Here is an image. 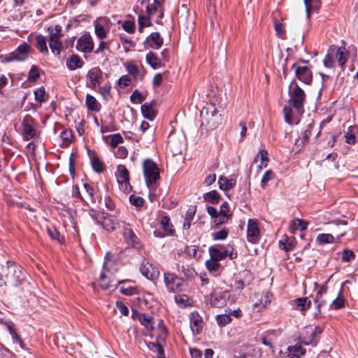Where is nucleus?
Masks as SVG:
<instances>
[{"mask_svg":"<svg viewBox=\"0 0 358 358\" xmlns=\"http://www.w3.org/2000/svg\"><path fill=\"white\" fill-rule=\"evenodd\" d=\"M26 280V271L24 268L13 261L6 262L1 266L0 281L3 285L17 287Z\"/></svg>","mask_w":358,"mask_h":358,"instance_id":"nucleus-1","label":"nucleus"},{"mask_svg":"<svg viewBox=\"0 0 358 358\" xmlns=\"http://www.w3.org/2000/svg\"><path fill=\"white\" fill-rule=\"evenodd\" d=\"M348 55V52L344 47L331 45L327 50V53L324 59H323V64L327 68H334L335 66L334 59H336L338 65L341 66L342 70H344Z\"/></svg>","mask_w":358,"mask_h":358,"instance_id":"nucleus-2","label":"nucleus"},{"mask_svg":"<svg viewBox=\"0 0 358 358\" xmlns=\"http://www.w3.org/2000/svg\"><path fill=\"white\" fill-rule=\"evenodd\" d=\"M289 103L299 113L303 112V104L306 100V93L293 80L289 85Z\"/></svg>","mask_w":358,"mask_h":358,"instance_id":"nucleus-3","label":"nucleus"},{"mask_svg":"<svg viewBox=\"0 0 358 358\" xmlns=\"http://www.w3.org/2000/svg\"><path fill=\"white\" fill-rule=\"evenodd\" d=\"M90 215L97 224L101 225L108 232L113 231L120 225L115 216L103 211L92 210Z\"/></svg>","mask_w":358,"mask_h":358,"instance_id":"nucleus-4","label":"nucleus"},{"mask_svg":"<svg viewBox=\"0 0 358 358\" xmlns=\"http://www.w3.org/2000/svg\"><path fill=\"white\" fill-rule=\"evenodd\" d=\"M143 170L146 185L151 188L160 178L159 169L152 159H146L143 163Z\"/></svg>","mask_w":358,"mask_h":358,"instance_id":"nucleus-5","label":"nucleus"},{"mask_svg":"<svg viewBox=\"0 0 358 358\" xmlns=\"http://www.w3.org/2000/svg\"><path fill=\"white\" fill-rule=\"evenodd\" d=\"M201 116L202 124H206L209 129H215L221 123V115L213 105L203 108L201 112Z\"/></svg>","mask_w":358,"mask_h":358,"instance_id":"nucleus-6","label":"nucleus"},{"mask_svg":"<svg viewBox=\"0 0 358 358\" xmlns=\"http://www.w3.org/2000/svg\"><path fill=\"white\" fill-rule=\"evenodd\" d=\"M164 280L166 287L170 292H177L184 290L185 284L182 277L177 276L173 273H165Z\"/></svg>","mask_w":358,"mask_h":358,"instance_id":"nucleus-7","label":"nucleus"},{"mask_svg":"<svg viewBox=\"0 0 358 358\" xmlns=\"http://www.w3.org/2000/svg\"><path fill=\"white\" fill-rule=\"evenodd\" d=\"M36 124V122L30 115L24 116L22 122V135L24 140L29 141L37 136Z\"/></svg>","mask_w":358,"mask_h":358,"instance_id":"nucleus-8","label":"nucleus"},{"mask_svg":"<svg viewBox=\"0 0 358 358\" xmlns=\"http://www.w3.org/2000/svg\"><path fill=\"white\" fill-rule=\"evenodd\" d=\"M208 252L210 259H215V261H220L227 256H228L230 259H233L237 256L236 253L233 252V250L229 251L228 248H225L222 245H211L208 248Z\"/></svg>","mask_w":358,"mask_h":358,"instance_id":"nucleus-9","label":"nucleus"},{"mask_svg":"<svg viewBox=\"0 0 358 358\" xmlns=\"http://www.w3.org/2000/svg\"><path fill=\"white\" fill-rule=\"evenodd\" d=\"M166 334V329L163 327L162 333L156 338V342H149L147 344L150 350L157 353V358H166L163 343H165Z\"/></svg>","mask_w":358,"mask_h":358,"instance_id":"nucleus-10","label":"nucleus"},{"mask_svg":"<svg viewBox=\"0 0 358 358\" xmlns=\"http://www.w3.org/2000/svg\"><path fill=\"white\" fill-rule=\"evenodd\" d=\"M292 69L294 70L295 76L300 81L307 85H310L312 83L313 73L308 66H300L298 64L294 63L292 66Z\"/></svg>","mask_w":358,"mask_h":358,"instance_id":"nucleus-11","label":"nucleus"},{"mask_svg":"<svg viewBox=\"0 0 358 358\" xmlns=\"http://www.w3.org/2000/svg\"><path fill=\"white\" fill-rule=\"evenodd\" d=\"M76 48L84 53H90L94 50V41L88 32L83 34L77 41Z\"/></svg>","mask_w":358,"mask_h":358,"instance_id":"nucleus-12","label":"nucleus"},{"mask_svg":"<svg viewBox=\"0 0 358 358\" xmlns=\"http://www.w3.org/2000/svg\"><path fill=\"white\" fill-rule=\"evenodd\" d=\"M247 238L250 243H257L260 239L259 228L256 220L249 219L247 227Z\"/></svg>","mask_w":358,"mask_h":358,"instance_id":"nucleus-13","label":"nucleus"},{"mask_svg":"<svg viewBox=\"0 0 358 358\" xmlns=\"http://www.w3.org/2000/svg\"><path fill=\"white\" fill-rule=\"evenodd\" d=\"M102 78V71L99 67L92 68L88 71L87 74L88 80L87 85L92 89H95L100 85Z\"/></svg>","mask_w":358,"mask_h":358,"instance_id":"nucleus-14","label":"nucleus"},{"mask_svg":"<svg viewBox=\"0 0 358 358\" xmlns=\"http://www.w3.org/2000/svg\"><path fill=\"white\" fill-rule=\"evenodd\" d=\"M164 43V39L159 32L151 33L144 41L145 47L159 49Z\"/></svg>","mask_w":358,"mask_h":358,"instance_id":"nucleus-15","label":"nucleus"},{"mask_svg":"<svg viewBox=\"0 0 358 358\" xmlns=\"http://www.w3.org/2000/svg\"><path fill=\"white\" fill-rule=\"evenodd\" d=\"M327 291V286L324 285L320 287L319 289L317 292L315 298L314 299V303L316 304L317 307V313H315V317L317 315H320L322 314L321 308L324 305L326 304L327 301L323 299V294H326Z\"/></svg>","mask_w":358,"mask_h":358,"instance_id":"nucleus-16","label":"nucleus"},{"mask_svg":"<svg viewBox=\"0 0 358 358\" xmlns=\"http://www.w3.org/2000/svg\"><path fill=\"white\" fill-rule=\"evenodd\" d=\"M322 329L320 327H315L314 328H309L306 331L307 334H310V338H306L303 337L305 345H312L315 346L319 341L320 335L322 334Z\"/></svg>","mask_w":358,"mask_h":358,"instance_id":"nucleus-17","label":"nucleus"},{"mask_svg":"<svg viewBox=\"0 0 358 358\" xmlns=\"http://www.w3.org/2000/svg\"><path fill=\"white\" fill-rule=\"evenodd\" d=\"M123 236L127 242L131 245L136 249L141 248V243L132 229L124 228L123 231Z\"/></svg>","mask_w":358,"mask_h":358,"instance_id":"nucleus-18","label":"nucleus"},{"mask_svg":"<svg viewBox=\"0 0 358 358\" xmlns=\"http://www.w3.org/2000/svg\"><path fill=\"white\" fill-rule=\"evenodd\" d=\"M117 180L119 182L122 183V185H124V191L128 190V187H131L129 185V173L124 165L117 166Z\"/></svg>","mask_w":358,"mask_h":358,"instance_id":"nucleus-19","label":"nucleus"},{"mask_svg":"<svg viewBox=\"0 0 358 358\" xmlns=\"http://www.w3.org/2000/svg\"><path fill=\"white\" fill-rule=\"evenodd\" d=\"M190 327L194 334H199L202 329V318L197 312L190 314Z\"/></svg>","mask_w":358,"mask_h":358,"instance_id":"nucleus-20","label":"nucleus"},{"mask_svg":"<svg viewBox=\"0 0 358 358\" xmlns=\"http://www.w3.org/2000/svg\"><path fill=\"white\" fill-rule=\"evenodd\" d=\"M140 271L142 275L149 280L155 279L159 274L158 271L148 262H143L140 266Z\"/></svg>","mask_w":358,"mask_h":358,"instance_id":"nucleus-21","label":"nucleus"},{"mask_svg":"<svg viewBox=\"0 0 358 358\" xmlns=\"http://www.w3.org/2000/svg\"><path fill=\"white\" fill-rule=\"evenodd\" d=\"M147 64L153 69H157L164 66V63L159 58L157 54L152 51H150L145 56Z\"/></svg>","mask_w":358,"mask_h":358,"instance_id":"nucleus-22","label":"nucleus"},{"mask_svg":"<svg viewBox=\"0 0 358 358\" xmlns=\"http://www.w3.org/2000/svg\"><path fill=\"white\" fill-rule=\"evenodd\" d=\"M313 126L314 121L312 120V122L307 125L305 131L301 134V136L296 141V145L298 147L303 148L308 142L309 137L311 135Z\"/></svg>","mask_w":358,"mask_h":358,"instance_id":"nucleus-23","label":"nucleus"},{"mask_svg":"<svg viewBox=\"0 0 358 358\" xmlns=\"http://www.w3.org/2000/svg\"><path fill=\"white\" fill-rule=\"evenodd\" d=\"M35 48L42 54L48 55V48L47 46V41L46 38L41 35L37 34L35 36Z\"/></svg>","mask_w":358,"mask_h":358,"instance_id":"nucleus-24","label":"nucleus"},{"mask_svg":"<svg viewBox=\"0 0 358 358\" xmlns=\"http://www.w3.org/2000/svg\"><path fill=\"white\" fill-rule=\"evenodd\" d=\"M143 116L149 120H153L156 116V112L151 103H145L141 107Z\"/></svg>","mask_w":358,"mask_h":358,"instance_id":"nucleus-25","label":"nucleus"},{"mask_svg":"<svg viewBox=\"0 0 358 358\" xmlns=\"http://www.w3.org/2000/svg\"><path fill=\"white\" fill-rule=\"evenodd\" d=\"M5 325L6 326L14 343H17L20 345L22 349H25V345L24 344L21 336L18 334L16 329L14 328L13 324L10 322H5Z\"/></svg>","mask_w":358,"mask_h":358,"instance_id":"nucleus-26","label":"nucleus"},{"mask_svg":"<svg viewBox=\"0 0 358 358\" xmlns=\"http://www.w3.org/2000/svg\"><path fill=\"white\" fill-rule=\"evenodd\" d=\"M84 65V62L77 55H71L66 62V66L69 69L73 71L80 69Z\"/></svg>","mask_w":358,"mask_h":358,"instance_id":"nucleus-27","label":"nucleus"},{"mask_svg":"<svg viewBox=\"0 0 358 358\" xmlns=\"http://www.w3.org/2000/svg\"><path fill=\"white\" fill-rule=\"evenodd\" d=\"M62 27L59 24L55 25L54 27H49L48 29L49 41L52 42H55V41H60V38L62 36Z\"/></svg>","mask_w":358,"mask_h":358,"instance_id":"nucleus-28","label":"nucleus"},{"mask_svg":"<svg viewBox=\"0 0 358 358\" xmlns=\"http://www.w3.org/2000/svg\"><path fill=\"white\" fill-rule=\"evenodd\" d=\"M306 350L300 345L289 346L287 348V357L289 358H299L305 354Z\"/></svg>","mask_w":358,"mask_h":358,"instance_id":"nucleus-29","label":"nucleus"},{"mask_svg":"<svg viewBox=\"0 0 358 358\" xmlns=\"http://www.w3.org/2000/svg\"><path fill=\"white\" fill-rule=\"evenodd\" d=\"M91 164H92V169L96 173H101L104 172L106 169V165L104 164V163L102 161H101L100 159L96 155H94L91 158Z\"/></svg>","mask_w":358,"mask_h":358,"instance_id":"nucleus-30","label":"nucleus"},{"mask_svg":"<svg viewBox=\"0 0 358 358\" xmlns=\"http://www.w3.org/2000/svg\"><path fill=\"white\" fill-rule=\"evenodd\" d=\"M236 182L235 179H227V178L222 176L220 177L218 180L220 188L224 191L229 190L234 187L236 185Z\"/></svg>","mask_w":358,"mask_h":358,"instance_id":"nucleus-31","label":"nucleus"},{"mask_svg":"<svg viewBox=\"0 0 358 358\" xmlns=\"http://www.w3.org/2000/svg\"><path fill=\"white\" fill-rule=\"evenodd\" d=\"M294 304L301 312H304L310 308L311 301L308 297H300L294 300Z\"/></svg>","mask_w":358,"mask_h":358,"instance_id":"nucleus-32","label":"nucleus"},{"mask_svg":"<svg viewBox=\"0 0 358 358\" xmlns=\"http://www.w3.org/2000/svg\"><path fill=\"white\" fill-rule=\"evenodd\" d=\"M252 350V346L243 345L239 351L236 352L235 358H254Z\"/></svg>","mask_w":358,"mask_h":358,"instance_id":"nucleus-33","label":"nucleus"},{"mask_svg":"<svg viewBox=\"0 0 358 358\" xmlns=\"http://www.w3.org/2000/svg\"><path fill=\"white\" fill-rule=\"evenodd\" d=\"M165 0H154L153 2L147 6V13L149 15H154L164 7Z\"/></svg>","mask_w":358,"mask_h":358,"instance_id":"nucleus-34","label":"nucleus"},{"mask_svg":"<svg viewBox=\"0 0 358 358\" xmlns=\"http://www.w3.org/2000/svg\"><path fill=\"white\" fill-rule=\"evenodd\" d=\"M86 106L87 109L91 111H99L101 108L100 104L96 99L91 94H87L86 96Z\"/></svg>","mask_w":358,"mask_h":358,"instance_id":"nucleus-35","label":"nucleus"},{"mask_svg":"<svg viewBox=\"0 0 358 358\" xmlns=\"http://www.w3.org/2000/svg\"><path fill=\"white\" fill-rule=\"evenodd\" d=\"M203 199L206 202L217 204L220 202V195L216 190H212L204 194Z\"/></svg>","mask_w":358,"mask_h":358,"instance_id":"nucleus-36","label":"nucleus"},{"mask_svg":"<svg viewBox=\"0 0 358 358\" xmlns=\"http://www.w3.org/2000/svg\"><path fill=\"white\" fill-rule=\"evenodd\" d=\"M31 50V47L27 43H23L17 47V48L15 50V51L13 52V53H16V55L20 56V57H24L25 59Z\"/></svg>","mask_w":358,"mask_h":358,"instance_id":"nucleus-37","label":"nucleus"},{"mask_svg":"<svg viewBox=\"0 0 358 358\" xmlns=\"http://www.w3.org/2000/svg\"><path fill=\"white\" fill-rule=\"evenodd\" d=\"M36 101L40 103H45L48 101L49 95L46 93L44 87H40L34 92Z\"/></svg>","mask_w":358,"mask_h":358,"instance_id":"nucleus-38","label":"nucleus"},{"mask_svg":"<svg viewBox=\"0 0 358 358\" xmlns=\"http://www.w3.org/2000/svg\"><path fill=\"white\" fill-rule=\"evenodd\" d=\"M139 321L146 329L152 330L153 327V318L148 314H141L139 315Z\"/></svg>","mask_w":358,"mask_h":358,"instance_id":"nucleus-39","label":"nucleus"},{"mask_svg":"<svg viewBox=\"0 0 358 358\" xmlns=\"http://www.w3.org/2000/svg\"><path fill=\"white\" fill-rule=\"evenodd\" d=\"M206 267L210 272L217 273L220 271L221 264L219 261L210 259L206 262Z\"/></svg>","mask_w":358,"mask_h":358,"instance_id":"nucleus-40","label":"nucleus"},{"mask_svg":"<svg viewBox=\"0 0 358 358\" xmlns=\"http://www.w3.org/2000/svg\"><path fill=\"white\" fill-rule=\"evenodd\" d=\"M161 225L166 234H172L173 232V225L171 223L170 218L168 216H164L161 220Z\"/></svg>","mask_w":358,"mask_h":358,"instance_id":"nucleus-41","label":"nucleus"},{"mask_svg":"<svg viewBox=\"0 0 358 358\" xmlns=\"http://www.w3.org/2000/svg\"><path fill=\"white\" fill-rule=\"evenodd\" d=\"M331 307L335 310H338L345 307V299L343 296L342 289H341L338 294V296L332 301Z\"/></svg>","mask_w":358,"mask_h":358,"instance_id":"nucleus-42","label":"nucleus"},{"mask_svg":"<svg viewBox=\"0 0 358 358\" xmlns=\"http://www.w3.org/2000/svg\"><path fill=\"white\" fill-rule=\"evenodd\" d=\"M127 71L129 75L136 78L139 74V69L133 62H128L124 64Z\"/></svg>","mask_w":358,"mask_h":358,"instance_id":"nucleus-43","label":"nucleus"},{"mask_svg":"<svg viewBox=\"0 0 358 358\" xmlns=\"http://www.w3.org/2000/svg\"><path fill=\"white\" fill-rule=\"evenodd\" d=\"M334 239L330 234H320L317 236V242L320 245L334 243Z\"/></svg>","mask_w":358,"mask_h":358,"instance_id":"nucleus-44","label":"nucleus"},{"mask_svg":"<svg viewBox=\"0 0 358 358\" xmlns=\"http://www.w3.org/2000/svg\"><path fill=\"white\" fill-rule=\"evenodd\" d=\"M138 31L143 32V29L152 25L151 20L149 17L145 15H139L138 19Z\"/></svg>","mask_w":358,"mask_h":358,"instance_id":"nucleus-45","label":"nucleus"},{"mask_svg":"<svg viewBox=\"0 0 358 358\" xmlns=\"http://www.w3.org/2000/svg\"><path fill=\"white\" fill-rule=\"evenodd\" d=\"M195 214V209L189 208L185 214V217L183 223V227L185 229H189L191 227V222L194 218Z\"/></svg>","mask_w":358,"mask_h":358,"instance_id":"nucleus-46","label":"nucleus"},{"mask_svg":"<svg viewBox=\"0 0 358 358\" xmlns=\"http://www.w3.org/2000/svg\"><path fill=\"white\" fill-rule=\"evenodd\" d=\"M47 231L52 240L57 241L60 244L64 243V238L61 236L60 233L56 228H48Z\"/></svg>","mask_w":358,"mask_h":358,"instance_id":"nucleus-47","label":"nucleus"},{"mask_svg":"<svg viewBox=\"0 0 358 358\" xmlns=\"http://www.w3.org/2000/svg\"><path fill=\"white\" fill-rule=\"evenodd\" d=\"M231 217V214H226L218 213L217 215L214 218V223L216 226L225 224L229 219Z\"/></svg>","mask_w":358,"mask_h":358,"instance_id":"nucleus-48","label":"nucleus"},{"mask_svg":"<svg viewBox=\"0 0 358 358\" xmlns=\"http://www.w3.org/2000/svg\"><path fill=\"white\" fill-rule=\"evenodd\" d=\"M210 303L213 306L221 307L225 304V299L221 294H215L211 296Z\"/></svg>","mask_w":358,"mask_h":358,"instance_id":"nucleus-49","label":"nucleus"},{"mask_svg":"<svg viewBox=\"0 0 358 358\" xmlns=\"http://www.w3.org/2000/svg\"><path fill=\"white\" fill-rule=\"evenodd\" d=\"M216 321L220 327H224L231 322V318L227 312L216 317Z\"/></svg>","mask_w":358,"mask_h":358,"instance_id":"nucleus-50","label":"nucleus"},{"mask_svg":"<svg viewBox=\"0 0 358 358\" xmlns=\"http://www.w3.org/2000/svg\"><path fill=\"white\" fill-rule=\"evenodd\" d=\"M229 232V229L226 227H224L218 231L213 232L212 234V238L214 241L224 240L228 236Z\"/></svg>","mask_w":358,"mask_h":358,"instance_id":"nucleus-51","label":"nucleus"},{"mask_svg":"<svg viewBox=\"0 0 358 358\" xmlns=\"http://www.w3.org/2000/svg\"><path fill=\"white\" fill-rule=\"evenodd\" d=\"M181 273L187 280H191L196 275L194 268L188 266L187 265H182L181 267Z\"/></svg>","mask_w":358,"mask_h":358,"instance_id":"nucleus-52","label":"nucleus"},{"mask_svg":"<svg viewBox=\"0 0 358 358\" xmlns=\"http://www.w3.org/2000/svg\"><path fill=\"white\" fill-rule=\"evenodd\" d=\"M39 77V68L36 65H33L28 73L27 80L30 82H34L38 79Z\"/></svg>","mask_w":358,"mask_h":358,"instance_id":"nucleus-53","label":"nucleus"},{"mask_svg":"<svg viewBox=\"0 0 358 358\" xmlns=\"http://www.w3.org/2000/svg\"><path fill=\"white\" fill-rule=\"evenodd\" d=\"M94 32L96 36L100 39L105 38L107 35V31L105 30L103 26L96 22L94 23Z\"/></svg>","mask_w":358,"mask_h":358,"instance_id":"nucleus-54","label":"nucleus"},{"mask_svg":"<svg viewBox=\"0 0 358 358\" xmlns=\"http://www.w3.org/2000/svg\"><path fill=\"white\" fill-rule=\"evenodd\" d=\"M145 97L138 90H135L130 96V100L133 103H141Z\"/></svg>","mask_w":358,"mask_h":358,"instance_id":"nucleus-55","label":"nucleus"},{"mask_svg":"<svg viewBox=\"0 0 358 358\" xmlns=\"http://www.w3.org/2000/svg\"><path fill=\"white\" fill-rule=\"evenodd\" d=\"M49 47L53 54L55 55H60L61 48L62 47L61 41H55V42L49 41Z\"/></svg>","mask_w":358,"mask_h":358,"instance_id":"nucleus-56","label":"nucleus"},{"mask_svg":"<svg viewBox=\"0 0 358 358\" xmlns=\"http://www.w3.org/2000/svg\"><path fill=\"white\" fill-rule=\"evenodd\" d=\"M355 258L354 252L349 249H344L342 252V261L344 262H350Z\"/></svg>","mask_w":358,"mask_h":358,"instance_id":"nucleus-57","label":"nucleus"},{"mask_svg":"<svg viewBox=\"0 0 358 358\" xmlns=\"http://www.w3.org/2000/svg\"><path fill=\"white\" fill-rule=\"evenodd\" d=\"M274 178V173L271 171V170H268L266 171L262 178V180H261V187L264 189L266 187V185L267 184V182L268 181H270L271 180H272L273 178Z\"/></svg>","mask_w":358,"mask_h":358,"instance_id":"nucleus-58","label":"nucleus"},{"mask_svg":"<svg viewBox=\"0 0 358 358\" xmlns=\"http://www.w3.org/2000/svg\"><path fill=\"white\" fill-rule=\"evenodd\" d=\"M1 59L2 63L11 62L13 61H24V57H20V56H17L16 53H10L9 55L3 57Z\"/></svg>","mask_w":358,"mask_h":358,"instance_id":"nucleus-59","label":"nucleus"},{"mask_svg":"<svg viewBox=\"0 0 358 358\" xmlns=\"http://www.w3.org/2000/svg\"><path fill=\"white\" fill-rule=\"evenodd\" d=\"M122 29L129 34H133L135 31V23L130 20H125L122 24Z\"/></svg>","mask_w":358,"mask_h":358,"instance_id":"nucleus-60","label":"nucleus"},{"mask_svg":"<svg viewBox=\"0 0 358 358\" xmlns=\"http://www.w3.org/2000/svg\"><path fill=\"white\" fill-rule=\"evenodd\" d=\"M285 120L288 124H292L293 110L290 106H285L283 108Z\"/></svg>","mask_w":358,"mask_h":358,"instance_id":"nucleus-61","label":"nucleus"},{"mask_svg":"<svg viewBox=\"0 0 358 358\" xmlns=\"http://www.w3.org/2000/svg\"><path fill=\"white\" fill-rule=\"evenodd\" d=\"M293 225L294 229H299L300 231H303L306 229L308 222L301 219L297 218L293 220Z\"/></svg>","mask_w":358,"mask_h":358,"instance_id":"nucleus-62","label":"nucleus"},{"mask_svg":"<svg viewBox=\"0 0 358 358\" xmlns=\"http://www.w3.org/2000/svg\"><path fill=\"white\" fill-rule=\"evenodd\" d=\"M129 201L132 205L136 207L142 206L145 202L144 199L142 197L137 196L134 194L130 195Z\"/></svg>","mask_w":358,"mask_h":358,"instance_id":"nucleus-63","label":"nucleus"},{"mask_svg":"<svg viewBox=\"0 0 358 358\" xmlns=\"http://www.w3.org/2000/svg\"><path fill=\"white\" fill-rule=\"evenodd\" d=\"M175 301L177 304L185 307L187 305L189 297L185 294H178L175 296Z\"/></svg>","mask_w":358,"mask_h":358,"instance_id":"nucleus-64","label":"nucleus"}]
</instances>
